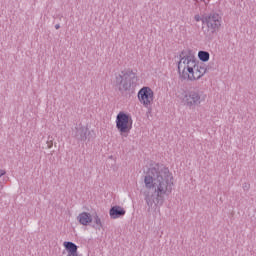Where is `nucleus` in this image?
Instances as JSON below:
<instances>
[{
	"label": "nucleus",
	"instance_id": "8",
	"mask_svg": "<svg viewBox=\"0 0 256 256\" xmlns=\"http://www.w3.org/2000/svg\"><path fill=\"white\" fill-rule=\"evenodd\" d=\"M77 221L80 225H83V227H87L93 223V215L89 212H81L77 216Z\"/></svg>",
	"mask_w": 256,
	"mask_h": 256
},
{
	"label": "nucleus",
	"instance_id": "1",
	"mask_svg": "<svg viewBox=\"0 0 256 256\" xmlns=\"http://www.w3.org/2000/svg\"><path fill=\"white\" fill-rule=\"evenodd\" d=\"M175 178L169 168L163 164H152L144 175V199L148 205H153L155 197L163 199L173 191Z\"/></svg>",
	"mask_w": 256,
	"mask_h": 256
},
{
	"label": "nucleus",
	"instance_id": "4",
	"mask_svg": "<svg viewBox=\"0 0 256 256\" xmlns=\"http://www.w3.org/2000/svg\"><path fill=\"white\" fill-rule=\"evenodd\" d=\"M116 129H118L121 137H129L131 129H133V118L130 114L119 112L116 116Z\"/></svg>",
	"mask_w": 256,
	"mask_h": 256
},
{
	"label": "nucleus",
	"instance_id": "10",
	"mask_svg": "<svg viewBox=\"0 0 256 256\" xmlns=\"http://www.w3.org/2000/svg\"><path fill=\"white\" fill-rule=\"evenodd\" d=\"M211 55L207 51H199L198 52V58L200 61H203V63H207L209 61Z\"/></svg>",
	"mask_w": 256,
	"mask_h": 256
},
{
	"label": "nucleus",
	"instance_id": "7",
	"mask_svg": "<svg viewBox=\"0 0 256 256\" xmlns=\"http://www.w3.org/2000/svg\"><path fill=\"white\" fill-rule=\"evenodd\" d=\"M203 23L208 27L210 33H217L221 27V16L219 14H210L204 18Z\"/></svg>",
	"mask_w": 256,
	"mask_h": 256
},
{
	"label": "nucleus",
	"instance_id": "14",
	"mask_svg": "<svg viewBox=\"0 0 256 256\" xmlns=\"http://www.w3.org/2000/svg\"><path fill=\"white\" fill-rule=\"evenodd\" d=\"M7 172L3 169H0V177H3Z\"/></svg>",
	"mask_w": 256,
	"mask_h": 256
},
{
	"label": "nucleus",
	"instance_id": "9",
	"mask_svg": "<svg viewBox=\"0 0 256 256\" xmlns=\"http://www.w3.org/2000/svg\"><path fill=\"white\" fill-rule=\"evenodd\" d=\"M126 211L121 206H114L110 209L109 215L111 219H119V217H123L125 215Z\"/></svg>",
	"mask_w": 256,
	"mask_h": 256
},
{
	"label": "nucleus",
	"instance_id": "12",
	"mask_svg": "<svg viewBox=\"0 0 256 256\" xmlns=\"http://www.w3.org/2000/svg\"><path fill=\"white\" fill-rule=\"evenodd\" d=\"M94 223L97 227H103V222L101 221V218L97 214H95L94 216Z\"/></svg>",
	"mask_w": 256,
	"mask_h": 256
},
{
	"label": "nucleus",
	"instance_id": "5",
	"mask_svg": "<svg viewBox=\"0 0 256 256\" xmlns=\"http://www.w3.org/2000/svg\"><path fill=\"white\" fill-rule=\"evenodd\" d=\"M178 99L186 105V107H195L197 105H201V94L195 91L191 92H182L178 94Z\"/></svg>",
	"mask_w": 256,
	"mask_h": 256
},
{
	"label": "nucleus",
	"instance_id": "3",
	"mask_svg": "<svg viewBox=\"0 0 256 256\" xmlns=\"http://www.w3.org/2000/svg\"><path fill=\"white\" fill-rule=\"evenodd\" d=\"M133 81H137V71L133 68H124L115 75L113 85L116 89H131Z\"/></svg>",
	"mask_w": 256,
	"mask_h": 256
},
{
	"label": "nucleus",
	"instance_id": "2",
	"mask_svg": "<svg viewBox=\"0 0 256 256\" xmlns=\"http://www.w3.org/2000/svg\"><path fill=\"white\" fill-rule=\"evenodd\" d=\"M178 73L184 81H199L207 73V69L205 65L196 61L195 58L185 56L178 62Z\"/></svg>",
	"mask_w": 256,
	"mask_h": 256
},
{
	"label": "nucleus",
	"instance_id": "15",
	"mask_svg": "<svg viewBox=\"0 0 256 256\" xmlns=\"http://www.w3.org/2000/svg\"><path fill=\"white\" fill-rule=\"evenodd\" d=\"M55 27H56V29H59V25H56Z\"/></svg>",
	"mask_w": 256,
	"mask_h": 256
},
{
	"label": "nucleus",
	"instance_id": "13",
	"mask_svg": "<svg viewBox=\"0 0 256 256\" xmlns=\"http://www.w3.org/2000/svg\"><path fill=\"white\" fill-rule=\"evenodd\" d=\"M47 145H48V149H51V147H53V141L52 140L48 141Z\"/></svg>",
	"mask_w": 256,
	"mask_h": 256
},
{
	"label": "nucleus",
	"instance_id": "6",
	"mask_svg": "<svg viewBox=\"0 0 256 256\" xmlns=\"http://www.w3.org/2000/svg\"><path fill=\"white\" fill-rule=\"evenodd\" d=\"M138 100L144 107H151V105H153V101L155 100V92H153L151 87L143 86L138 91Z\"/></svg>",
	"mask_w": 256,
	"mask_h": 256
},
{
	"label": "nucleus",
	"instance_id": "11",
	"mask_svg": "<svg viewBox=\"0 0 256 256\" xmlns=\"http://www.w3.org/2000/svg\"><path fill=\"white\" fill-rule=\"evenodd\" d=\"M91 135V132L87 128L80 129V139L81 141H87V136Z\"/></svg>",
	"mask_w": 256,
	"mask_h": 256
}]
</instances>
